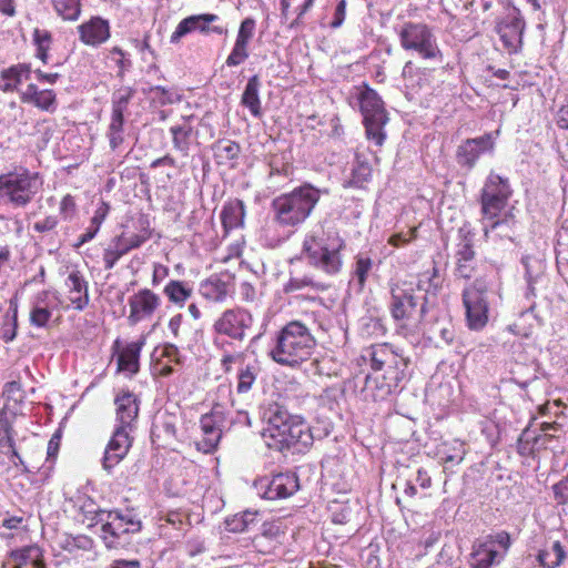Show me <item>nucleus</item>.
Returning <instances> with one entry per match:
<instances>
[{
	"instance_id": "f257e3e1",
	"label": "nucleus",
	"mask_w": 568,
	"mask_h": 568,
	"mask_svg": "<svg viewBox=\"0 0 568 568\" xmlns=\"http://www.w3.org/2000/svg\"><path fill=\"white\" fill-rule=\"evenodd\" d=\"M315 345L316 339L304 324L290 322L280 331L270 355L281 365L294 366L307 359Z\"/></svg>"
},
{
	"instance_id": "f03ea898",
	"label": "nucleus",
	"mask_w": 568,
	"mask_h": 568,
	"mask_svg": "<svg viewBox=\"0 0 568 568\" xmlns=\"http://www.w3.org/2000/svg\"><path fill=\"white\" fill-rule=\"evenodd\" d=\"M263 436L268 447L280 452L293 446L306 448L313 444V435L310 428L304 423L294 422L286 410L278 407L270 412Z\"/></svg>"
},
{
	"instance_id": "7ed1b4c3",
	"label": "nucleus",
	"mask_w": 568,
	"mask_h": 568,
	"mask_svg": "<svg viewBox=\"0 0 568 568\" xmlns=\"http://www.w3.org/2000/svg\"><path fill=\"white\" fill-rule=\"evenodd\" d=\"M318 199V190L310 184L282 194L272 201L273 220L282 227H294L308 217Z\"/></svg>"
},
{
	"instance_id": "20e7f679",
	"label": "nucleus",
	"mask_w": 568,
	"mask_h": 568,
	"mask_svg": "<svg viewBox=\"0 0 568 568\" xmlns=\"http://www.w3.org/2000/svg\"><path fill=\"white\" fill-rule=\"evenodd\" d=\"M39 173L26 168L0 174V201L13 207H26L42 189Z\"/></svg>"
},
{
	"instance_id": "39448f33",
	"label": "nucleus",
	"mask_w": 568,
	"mask_h": 568,
	"mask_svg": "<svg viewBox=\"0 0 568 568\" xmlns=\"http://www.w3.org/2000/svg\"><path fill=\"white\" fill-rule=\"evenodd\" d=\"M101 523V537L109 549H118L129 541L131 534H136L142 528V523L130 510H100L97 514Z\"/></svg>"
},
{
	"instance_id": "423d86ee",
	"label": "nucleus",
	"mask_w": 568,
	"mask_h": 568,
	"mask_svg": "<svg viewBox=\"0 0 568 568\" xmlns=\"http://www.w3.org/2000/svg\"><path fill=\"white\" fill-rule=\"evenodd\" d=\"M230 412L216 404L212 407L210 413L204 414L200 419V427L203 434L201 440L196 442V448L204 454H211L216 448L221 440L222 434L229 430L233 425V419L230 418Z\"/></svg>"
},
{
	"instance_id": "0eeeda50",
	"label": "nucleus",
	"mask_w": 568,
	"mask_h": 568,
	"mask_svg": "<svg viewBox=\"0 0 568 568\" xmlns=\"http://www.w3.org/2000/svg\"><path fill=\"white\" fill-rule=\"evenodd\" d=\"M467 325L471 331L484 328L488 322L486 286L476 282L464 292Z\"/></svg>"
},
{
	"instance_id": "6e6552de",
	"label": "nucleus",
	"mask_w": 568,
	"mask_h": 568,
	"mask_svg": "<svg viewBox=\"0 0 568 568\" xmlns=\"http://www.w3.org/2000/svg\"><path fill=\"white\" fill-rule=\"evenodd\" d=\"M361 109L364 115L367 135L375 139L376 142L381 144L383 141L381 128L386 122V114L382 101L373 90L366 88L361 93Z\"/></svg>"
},
{
	"instance_id": "1a4fd4ad",
	"label": "nucleus",
	"mask_w": 568,
	"mask_h": 568,
	"mask_svg": "<svg viewBox=\"0 0 568 568\" xmlns=\"http://www.w3.org/2000/svg\"><path fill=\"white\" fill-rule=\"evenodd\" d=\"M253 322L250 312L243 308H234L223 312L213 327L217 334L226 335L235 341H243Z\"/></svg>"
},
{
	"instance_id": "9d476101",
	"label": "nucleus",
	"mask_w": 568,
	"mask_h": 568,
	"mask_svg": "<svg viewBox=\"0 0 568 568\" xmlns=\"http://www.w3.org/2000/svg\"><path fill=\"white\" fill-rule=\"evenodd\" d=\"M220 18L213 13L194 14L184 18L179 22L175 30L171 34L170 42L175 44L186 34L199 31L201 33H216L225 34L227 29L222 26H211V23L217 21Z\"/></svg>"
},
{
	"instance_id": "9b49d317",
	"label": "nucleus",
	"mask_w": 568,
	"mask_h": 568,
	"mask_svg": "<svg viewBox=\"0 0 568 568\" xmlns=\"http://www.w3.org/2000/svg\"><path fill=\"white\" fill-rule=\"evenodd\" d=\"M131 432L123 427L114 428L101 460L102 468L108 474H112L113 468L128 455L133 442V438L130 436Z\"/></svg>"
},
{
	"instance_id": "f8f14e48",
	"label": "nucleus",
	"mask_w": 568,
	"mask_h": 568,
	"mask_svg": "<svg viewBox=\"0 0 568 568\" xmlns=\"http://www.w3.org/2000/svg\"><path fill=\"white\" fill-rule=\"evenodd\" d=\"M402 44L407 50H415L424 58H434L437 49L432 34L423 24H407L400 32Z\"/></svg>"
},
{
	"instance_id": "ddd939ff",
	"label": "nucleus",
	"mask_w": 568,
	"mask_h": 568,
	"mask_svg": "<svg viewBox=\"0 0 568 568\" xmlns=\"http://www.w3.org/2000/svg\"><path fill=\"white\" fill-rule=\"evenodd\" d=\"M256 487L263 498L276 500L292 496L298 489V479L294 474H277L261 479Z\"/></svg>"
},
{
	"instance_id": "4468645a",
	"label": "nucleus",
	"mask_w": 568,
	"mask_h": 568,
	"mask_svg": "<svg viewBox=\"0 0 568 568\" xmlns=\"http://www.w3.org/2000/svg\"><path fill=\"white\" fill-rule=\"evenodd\" d=\"M149 237L150 235L126 233L115 236L103 252L104 268L112 270L123 255L140 247Z\"/></svg>"
},
{
	"instance_id": "2eb2a0df",
	"label": "nucleus",
	"mask_w": 568,
	"mask_h": 568,
	"mask_svg": "<svg viewBox=\"0 0 568 568\" xmlns=\"http://www.w3.org/2000/svg\"><path fill=\"white\" fill-rule=\"evenodd\" d=\"M160 305L161 298L158 294L149 288L140 290L129 298V323L135 325L142 320L151 317Z\"/></svg>"
},
{
	"instance_id": "dca6fc26",
	"label": "nucleus",
	"mask_w": 568,
	"mask_h": 568,
	"mask_svg": "<svg viewBox=\"0 0 568 568\" xmlns=\"http://www.w3.org/2000/svg\"><path fill=\"white\" fill-rule=\"evenodd\" d=\"M255 28L256 22L253 18H245L241 22L235 43L225 60L227 67H237L250 57L248 45L255 34Z\"/></svg>"
},
{
	"instance_id": "f3484780",
	"label": "nucleus",
	"mask_w": 568,
	"mask_h": 568,
	"mask_svg": "<svg viewBox=\"0 0 568 568\" xmlns=\"http://www.w3.org/2000/svg\"><path fill=\"white\" fill-rule=\"evenodd\" d=\"M507 196L508 192L505 182L498 175L491 176L481 195L484 214L495 217L504 209Z\"/></svg>"
},
{
	"instance_id": "a211bd4d",
	"label": "nucleus",
	"mask_w": 568,
	"mask_h": 568,
	"mask_svg": "<svg viewBox=\"0 0 568 568\" xmlns=\"http://www.w3.org/2000/svg\"><path fill=\"white\" fill-rule=\"evenodd\" d=\"M114 404L116 406L115 427H123L124 429L133 430L139 415V402L136 396L129 390H122L116 394Z\"/></svg>"
},
{
	"instance_id": "6ab92c4d",
	"label": "nucleus",
	"mask_w": 568,
	"mask_h": 568,
	"mask_svg": "<svg viewBox=\"0 0 568 568\" xmlns=\"http://www.w3.org/2000/svg\"><path fill=\"white\" fill-rule=\"evenodd\" d=\"M69 305L77 311H83L90 303L89 283L80 271H72L67 280Z\"/></svg>"
},
{
	"instance_id": "aec40b11",
	"label": "nucleus",
	"mask_w": 568,
	"mask_h": 568,
	"mask_svg": "<svg viewBox=\"0 0 568 568\" xmlns=\"http://www.w3.org/2000/svg\"><path fill=\"white\" fill-rule=\"evenodd\" d=\"M80 40L88 45H100L110 38L109 22L100 17H92L78 27Z\"/></svg>"
},
{
	"instance_id": "412c9836",
	"label": "nucleus",
	"mask_w": 568,
	"mask_h": 568,
	"mask_svg": "<svg viewBox=\"0 0 568 568\" xmlns=\"http://www.w3.org/2000/svg\"><path fill=\"white\" fill-rule=\"evenodd\" d=\"M13 568H47L43 552L38 546H28L11 552Z\"/></svg>"
},
{
	"instance_id": "4be33fe9",
	"label": "nucleus",
	"mask_w": 568,
	"mask_h": 568,
	"mask_svg": "<svg viewBox=\"0 0 568 568\" xmlns=\"http://www.w3.org/2000/svg\"><path fill=\"white\" fill-rule=\"evenodd\" d=\"M493 148V141L489 135H485L478 139L467 140L458 149V158L460 162L469 168L475 164V161L479 156L481 151L490 150Z\"/></svg>"
},
{
	"instance_id": "5701e85b",
	"label": "nucleus",
	"mask_w": 568,
	"mask_h": 568,
	"mask_svg": "<svg viewBox=\"0 0 568 568\" xmlns=\"http://www.w3.org/2000/svg\"><path fill=\"white\" fill-rule=\"evenodd\" d=\"M31 68L29 64L19 63L1 71L0 90L3 92H13L18 89L22 80L30 78Z\"/></svg>"
},
{
	"instance_id": "b1692460",
	"label": "nucleus",
	"mask_w": 568,
	"mask_h": 568,
	"mask_svg": "<svg viewBox=\"0 0 568 568\" xmlns=\"http://www.w3.org/2000/svg\"><path fill=\"white\" fill-rule=\"evenodd\" d=\"M523 30L524 22L518 14L514 12L499 26L498 33L506 47L516 48L521 42Z\"/></svg>"
},
{
	"instance_id": "393cba45",
	"label": "nucleus",
	"mask_w": 568,
	"mask_h": 568,
	"mask_svg": "<svg viewBox=\"0 0 568 568\" xmlns=\"http://www.w3.org/2000/svg\"><path fill=\"white\" fill-rule=\"evenodd\" d=\"M245 216V205L243 201L235 199L227 202L221 212V221L225 231H230L243 225Z\"/></svg>"
},
{
	"instance_id": "a878e982",
	"label": "nucleus",
	"mask_w": 568,
	"mask_h": 568,
	"mask_svg": "<svg viewBox=\"0 0 568 568\" xmlns=\"http://www.w3.org/2000/svg\"><path fill=\"white\" fill-rule=\"evenodd\" d=\"M230 283L217 275H212L201 283L200 293L203 297L213 302H222L229 294Z\"/></svg>"
},
{
	"instance_id": "bb28decb",
	"label": "nucleus",
	"mask_w": 568,
	"mask_h": 568,
	"mask_svg": "<svg viewBox=\"0 0 568 568\" xmlns=\"http://www.w3.org/2000/svg\"><path fill=\"white\" fill-rule=\"evenodd\" d=\"M144 342L126 345L118 356V369L135 374L139 371V357Z\"/></svg>"
},
{
	"instance_id": "cd10ccee",
	"label": "nucleus",
	"mask_w": 568,
	"mask_h": 568,
	"mask_svg": "<svg viewBox=\"0 0 568 568\" xmlns=\"http://www.w3.org/2000/svg\"><path fill=\"white\" fill-rule=\"evenodd\" d=\"M260 85L261 83L258 77H251L245 85L241 100L242 104L248 108L252 115L255 118H260L262 115L261 100L258 95Z\"/></svg>"
},
{
	"instance_id": "c85d7f7f",
	"label": "nucleus",
	"mask_w": 568,
	"mask_h": 568,
	"mask_svg": "<svg viewBox=\"0 0 568 568\" xmlns=\"http://www.w3.org/2000/svg\"><path fill=\"white\" fill-rule=\"evenodd\" d=\"M213 152L216 163L226 165L237 160L241 153V146L234 141L223 139L213 144Z\"/></svg>"
},
{
	"instance_id": "c756f323",
	"label": "nucleus",
	"mask_w": 568,
	"mask_h": 568,
	"mask_svg": "<svg viewBox=\"0 0 568 568\" xmlns=\"http://www.w3.org/2000/svg\"><path fill=\"white\" fill-rule=\"evenodd\" d=\"M169 301L175 305L183 306L193 293L192 286L182 281L171 280L163 290Z\"/></svg>"
},
{
	"instance_id": "7c9ffc66",
	"label": "nucleus",
	"mask_w": 568,
	"mask_h": 568,
	"mask_svg": "<svg viewBox=\"0 0 568 568\" xmlns=\"http://www.w3.org/2000/svg\"><path fill=\"white\" fill-rule=\"evenodd\" d=\"M170 132L173 138V146L184 156L189 155L190 139L193 133L192 125L184 121L182 124L171 126Z\"/></svg>"
},
{
	"instance_id": "2f4dec72",
	"label": "nucleus",
	"mask_w": 568,
	"mask_h": 568,
	"mask_svg": "<svg viewBox=\"0 0 568 568\" xmlns=\"http://www.w3.org/2000/svg\"><path fill=\"white\" fill-rule=\"evenodd\" d=\"M392 314L394 318L400 320L409 316L410 310L415 307V302L412 295L398 292L397 288H392Z\"/></svg>"
},
{
	"instance_id": "473e14b6",
	"label": "nucleus",
	"mask_w": 568,
	"mask_h": 568,
	"mask_svg": "<svg viewBox=\"0 0 568 568\" xmlns=\"http://www.w3.org/2000/svg\"><path fill=\"white\" fill-rule=\"evenodd\" d=\"M32 304L50 311L70 308L69 304L63 303L59 292L52 290H43L37 293L33 297Z\"/></svg>"
},
{
	"instance_id": "72a5a7b5",
	"label": "nucleus",
	"mask_w": 568,
	"mask_h": 568,
	"mask_svg": "<svg viewBox=\"0 0 568 568\" xmlns=\"http://www.w3.org/2000/svg\"><path fill=\"white\" fill-rule=\"evenodd\" d=\"M258 372L260 369L256 364H247L242 366L237 373L236 393H248L256 382Z\"/></svg>"
},
{
	"instance_id": "f704fd0d",
	"label": "nucleus",
	"mask_w": 568,
	"mask_h": 568,
	"mask_svg": "<svg viewBox=\"0 0 568 568\" xmlns=\"http://www.w3.org/2000/svg\"><path fill=\"white\" fill-rule=\"evenodd\" d=\"M134 95V90L130 87H122L112 95V115L124 116L129 102Z\"/></svg>"
},
{
	"instance_id": "c9c22d12",
	"label": "nucleus",
	"mask_w": 568,
	"mask_h": 568,
	"mask_svg": "<svg viewBox=\"0 0 568 568\" xmlns=\"http://www.w3.org/2000/svg\"><path fill=\"white\" fill-rule=\"evenodd\" d=\"M57 13L64 20H77L81 12L80 0H53Z\"/></svg>"
},
{
	"instance_id": "e433bc0d",
	"label": "nucleus",
	"mask_w": 568,
	"mask_h": 568,
	"mask_svg": "<svg viewBox=\"0 0 568 568\" xmlns=\"http://www.w3.org/2000/svg\"><path fill=\"white\" fill-rule=\"evenodd\" d=\"M124 116L111 115L108 138L112 150H116L123 142Z\"/></svg>"
},
{
	"instance_id": "4c0bfd02",
	"label": "nucleus",
	"mask_w": 568,
	"mask_h": 568,
	"mask_svg": "<svg viewBox=\"0 0 568 568\" xmlns=\"http://www.w3.org/2000/svg\"><path fill=\"white\" fill-rule=\"evenodd\" d=\"M564 559V550L559 542L552 545V552L542 551L538 556L540 565L546 568H554L558 566Z\"/></svg>"
},
{
	"instance_id": "58836bf2",
	"label": "nucleus",
	"mask_w": 568,
	"mask_h": 568,
	"mask_svg": "<svg viewBox=\"0 0 568 568\" xmlns=\"http://www.w3.org/2000/svg\"><path fill=\"white\" fill-rule=\"evenodd\" d=\"M303 252L311 264L315 266L320 264V242L316 235L311 234L306 236L303 244Z\"/></svg>"
},
{
	"instance_id": "ea45409f",
	"label": "nucleus",
	"mask_w": 568,
	"mask_h": 568,
	"mask_svg": "<svg viewBox=\"0 0 568 568\" xmlns=\"http://www.w3.org/2000/svg\"><path fill=\"white\" fill-rule=\"evenodd\" d=\"M32 104L42 111L52 113L57 109L55 93L52 90H42Z\"/></svg>"
},
{
	"instance_id": "a19ab883",
	"label": "nucleus",
	"mask_w": 568,
	"mask_h": 568,
	"mask_svg": "<svg viewBox=\"0 0 568 568\" xmlns=\"http://www.w3.org/2000/svg\"><path fill=\"white\" fill-rule=\"evenodd\" d=\"M52 316V311L39 307L32 304L30 311V324L32 326L42 328L45 327Z\"/></svg>"
},
{
	"instance_id": "79ce46f5",
	"label": "nucleus",
	"mask_w": 568,
	"mask_h": 568,
	"mask_svg": "<svg viewBox=\"0 0 568 568\" xmlns=\"http://www.w3.org/2000/svg\"><path fill=\"white\" fill-rule=\"evenodd\" d=\"M248 520H253V514L251 513L235 515L233 518L226 519V527L230 531H244L247 528Z\"/></svg>"
},
{
	"instance_id": "37998d69",
	"label": "nucleus",
	"mask_w": 568,
	"mask_h": 568,
	"mask_svg": "<svg viewBox=\"0 0 568 568\" xmlns=\"http://www.w3.org/2000/svg\"><path fill=\"white\" fill-rule=\"evenodd\" d=\"M116 55L114 59L115 64L119 68V77H123L126 71H129L132 67V62L126 58V53L120 47H113L110 50V57Z\"/></svg>"
},
{
	"instance_id": "c03bdc74",
	"label": "nucleus",
	"mask_w": 568,
	"mask_h": 568,
	"mask_svg": "<svg viewBox=\"0 0 568 568\" xmlns=\"http://www.w3.org/2000/svg\"><path fill=\"white\" fill-rule=\"evenodd\" d=\"M59 224L58 216L48 215L44 219H41L33 223V231L38 233H49L52 232L57 225Z\"/></svg>"
},
{
	"instance_id": "a18cd8bd",
	"label": "nucleus",
	"mask_w": 568,
	"mask_h": 568,
	"mask_svg": "<svg viewBox=\"0 0 568 568\" xmlns=\"http://www.w3.org/2000/svg\"><path fill=\"white\" fill-rule=\"evenodd\" d=\"M497 552L491 549H478L475 552L476 568H488L494 561Z\"/></svg>"
},
{
	"instance_id": "49530a36",
	"label": "nucleus",
	"mask_w": 568,
	"mask_h": 568,
	"mask_svg": "<svg viewBox=\"0 0 568 568\" xmlns=\"http://www.w3.org/2000/svg\"><path fill=\"white\" fill-rule=\"evenodd\" d=\"M109 211H110V205L106 202L101 201L94 211V214L91 219L90 225L100 230L102 223L104 222L105 217L109 214Z\"/></svg>"
},
{
	"instance_id": "de8ad7c7",
	"label": "nucleus",
	"mask_w": 568,
	"mask_h": 568,
	"mask_svg": "<svg viewBox=\"0 0 568 568\" xmlns=\"http://www.w3.org/2000/svg\"><path fill=\"white\" fill-rule=\"evenodd\" d=\"M52 41L51 33L48 30L36 28L33 31V42L37 49H50Z\"/></svg>"
},
{
	"instance_id": "09e8293b",
	"label": "nucleus",
	"mask_w": 568,
	"mask_h": 568,
	"mask_svg": "<svg viewBox=\"0 0 568 568\" xmlns=\"http://www.w3.org/2000/svg\"><path fill=\"white\" fill-rule=\"evenodd\" d=\"M150 91L154 93V97L158 99L161 105L172 104L175 102L173 94L164 87L155 85L152 87Z\"/></svg>"
},
{
	"instance_id": "8fccbe9b",
	"label": "nucleus",
	"mask_w": 568,
	"mask_h": 568,
	"mask_svg": "<svg viewBox=\"0 0 568 568\" xmlns=\"http://www.w3.org/2000/svg\"><path fill=\"white\" fill-rule=\"evenodd\" d=\"M313 282L311 278L304 276L302 278L294 277L291 278L285 285H284V292L285 293H292L298 290H302L305 286L312 285Z\"/></svg>"
},
{
	"instance_id": "3c124183",
	"label": "nucleus",
	"mask_w": 568,
	"mask_h": 568,
	"mask_svg": "<svg viewBox=\"0 0 568 568\" xmlns=\"http://www.w3.org/2000/svg\"><path fill=\"white\" fill-rule=\"evenodd\" d=\"M324 264L327 265L332 272H335L338 268L339 258L336 250L328 252L327 248H322V265Z\"/></svg>"
},
{
	"instance_id": "603ef678",
	"label": "nucleus",
	"mask_w": 568,
	"mask_h": 568,
	"mask_svg": "<svg viewBox=\"0 0 568 568\" xmlns=\"http://www.w3.org/2000/svg\"><path fill=\"white\" fill-rule=\"evenodd\" d=\"M416 227H413L408 231V233L403 234L398 233L389 237L388 243L395 247L400 246L404 243L409 242L416 236Z\"/></svg>"
},
{
	"instance_id": "864d4df0",
	"label": "nucleus",
	"mask_w": 568,
	"mask_h": 568,
	"mask_svg": "<svg viewBox=\"0 0 568 568\" xmlns=\"http://www.w3.org/2000/svg\"><path fill=\"white\" fill-rule=\"evenodd\" d=\"M371 268V260L359 257L356 264V275L358 277L359 285L362 286L365 282L366 274Z\"/></svg>"
},
{
	"instance_id": "5fc2aeb1",
	"label": "nucleus",
	"mask_w": 568,
	"mask_h": 568,
	"mask_svg": "<svg viewBox=\"0 0 568 568\" xmlns=\"http://www.w3.org/2000/svg\"><path fill=\"white\" fill-rule=\"evenodd\" d=\"M13 447L12 433L0 432V452L4 455H9V452H13Z\"/></svg>"
},
{
	"instance_id": "6e6d98bb",
	"label": "nucleus",
	"mask_w": 568,
	"mask_h": 568,
	"mask_svg": "<svg viewBox=\"0 0 568 568\" xmlns=\"http://www.w3.org/2000/svg\"><path fill=\"white\" fill-rule=\"evenodd\" d=\"M134 47L138 49V51L143 55L145 52H149L153 58H155V51L152 49L150 44V34L146 33L143 37L142 41L133 40Z\"/></svg>"
},
{
	"instance_id": "4d7b16f0",
	"label": "nucleus",
	"mask_w": 568,
	"mask_h": 568,
	"mask_svg": "<svg viewBox=\"0 0 568 568\" xmlns=\"http://www.w3.org/2000/svg\"><path fill=\"white\" fill-rule=\"evenodd\" d=\"M17 335V311L14 312L12 323L9 326H3L1 337L4 342H11Z\"/></svg>"
},
{
	"instance_id": "13d9d810",
	"label": "nucleus",
	"mask_w": 568,
	"mask_h": 568,
	"mask_svg": "<svg viewBox=\"0 0 568 568\" xmlns=\"http://www.w3.org/2000/svg\"><path fill=\"white\" fill-rule=\"evenodd\" d=\"M42 90H39L36 84H29L21 93V101L23 103H33V101L38 98V95L41 93Z\"/></svg>"
},
{
	"instance_id": "bf43d9fd",
	"label": "nucleus",
	"mask_w": 568,
	"mask_h": 568,
	"mask_svg": "<svg viewBox=\"0 0 568 568\" xmlns=\"http://www.w3.org/2000/svg\"><path fill=\"white\" fill-rule=\"evenodd\" d=\"M109 568H141V562L138 559H116L110 564Z\"/></svg>"
},
{
	"instance_id": "052dcab7",
	"label": "nucleus",
	"mask_w": 568,
	"mask_h": 568,
	"mask_svg": "<svg viewBox=\"0 0 568 568\" xmlns=\"http://www.w3.org/2000/svg\"><path fill=\"white\" fill-rule=\"evenodd\" d=\"M24 521L22 516H11L2 520V526L7 529H17Z\"/></svg>"
},
{
	"instance_id": "680f3d73",
	"label": "nucleus",
	"mask_w": 568,
	"mask_h": 568,
	"mask_svg": "<svg viewBox=\"0 0 568 568\" xmlns=\"http://www.w3.org/2000/svg\"><path fill=\"white\" fill-rule=\"evenodd\" d=\"M241 357V354H224L221 359V365L223 369L229 373L232 369V364L236 362L237 358Z\"/></svg>"
},
{
	"instance_id": "e2e57ef3",
	"label": "nucleus",
	"mask_w": 568,
	"mask_h": 568,
	"mask_svg": "<svg viewBox=\"0 0 568 568\" xmlns=\"http://www.w3.org/2000/svg\"><path fill=\"white\" fill-rule=\"evenodd\" d=\"M168 273H169L168 267H165L161 264H155L154 270H153V278H152L153 285H156L161 280H163L168 275Z\"/></svg>"
},
{
	"instance_id": "0e129e2a",
	"label": "nucleus",
	"mask_w": 568,
	"mask_h": 568,
	"mask_svg": "<svg viewBox=\"0 0 568 568\" xmlns=\"http://www.w3.org/2000/svg\"><path fill=\"white\" fill-rule=\"evenodd\" d=\"M74 210H75V202H74L73 197L70 194L65 195L60 203L61 213L74 212Z\"/></svg>"
},
{
	"instance_id": "69168bd1",
	"label": "nucleus",
	"mask_w": 568,
	"mask_h": 568,
	"mask_svg": "<svg viewBox=\"0 0 568 568\" xmlns=\"http://www.w3.org/2000/svg\"><path fill=\"white\" fill-rule=\"evenodd\" d=\"M183 316L181 314H176L169 321V329L173 334L174 337H178L180 327L182 325Z\"/></svg>"
},
{
	"instance_id": "338daca9",
	"label": "nucleus",
	"mask_w": 568,
	"mask_h": 568,
	"mask_svg": "<svg viewBox=\"0 0 568 568\" xmlns=\"http://www.w3.org/2000/svg\"><path fill=\"white\" fill-rule=\"evenodd\" d=\"M0 432L12 433L11 419L4 409L0 410Z\"/></svg>"
},
{
	"instance_id": "774afa93",
	"label": "nucleus",
	"mask_w": 568,
	"mask_h": 568,
	"mask_svg": "<svg viewBox=\"0 0 568 568\" xmlns=\"http://www.w3.org/2000/svg\"><path fill=\"white\" fill-rule=\"evenodd\" d=\"M9 458L13 463L14 466H21L23 471L29 473L30 469L26 465L24 460L20 456V454L17 452V449L13 447V452H9Z\"/></svg>"
}]
</instances>
